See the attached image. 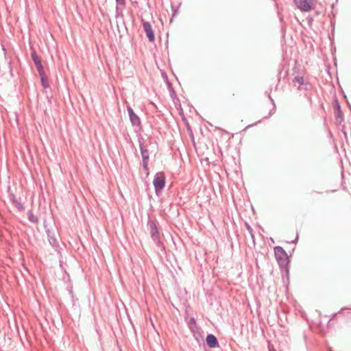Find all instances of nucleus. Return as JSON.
Returning <instances> with one entry per match:
<instances>
[{
  "instance_id": "f8f14e48",
  "label": "nucleus",
  "mask_w": 351,
  "mask_h": 351,
  "mask_svg": "<svg viewBox=\"0 0 351 351\" xmlns=\"http://www.w3.org/2000/svg\"><path fill=\"white\" fill-rule=\"evenodd\" d=\"M10 201L15 205V206L19 210L22 211L24 210L23 204L17 200L14 194L11 193L10 195Z\"/></svg>"
},
{
  "instance_id": "f03ea898",
  "label": "nucleus",
  "mask_w": 351,
  "mask_h": 351,
  "mask_svg": "<svg viewBox=\"0 0 351 351\" xmlns=\"http://www.w3.org/2000/svg\"><path fill=\"white\" fill-rule=\"evenodd\" d=\"M147 228L152 240L155 242L158 247H162V243L160 241V234L158 232L156 221L154 220H149L147 221Z\"/></svg>"
},
{
  "instance_id": "6ab92c4d",
  "label": "nucleus",
  "mask_w": 351,
  "mask_h": 351,
  "mask_svg": "<svg viewBox=\"0 0 351 351\" xmlns=\"http://www.w3.org/2000/svg\"><path fill=\"white\" fill-rule=\"evenodd\" d=\"M247 228L248 231L250 232V233L251 234L252 237L254 238V234L252 233L253 232L252 228L249 225H247Z\"/></svg>"
},
{
  "instance_id": "7ed1b4c3",
  "label": "nucleus",
  "mask_w": 351,
  "mask_h": 351,
  "mask_svg": "<svg viewBox=\"0 0 351 351\" xmlns=\"http://www.w3.org/2000/svg\"><path fill=\"white\" fill-rule=\"evenodd\" d=\"M166 178L165 173L162 171L156 173L153 180V184L156 191V193L161 191L165 186Z\"/></svg>"
},
{
  "instance_id": "20e7f679",
  "label": "nucleus",
  "mask_w": 351,
  "mask_h": 351,
  "mask_svg": "<svg viewBox=\"0 0 351 351\" xmlns=\"http://www.w3.org/2000/svg\"><path fill=\"white\" fill-rule=\"evenodd\" d=\"M139 147L141 154L142 156V165L143 169L147 172V175L149 174V168H148V163H149V154L148 149H147L146 146L143 145V140L139 139Z\"/></svg>"
},
{
  "instance_id": "f3484780",
  "label": "nucleus",
  "mask_w": 351,
  "mask_h": 351,
  "mask_svg": "<svg viewBox=\"0 0 351 351\" xmlns=\"http://www.w3.org/2000/svg\"><path fill=\"white\" fill-rule=\"evenodd\" d=\"M117 5L124 7L125 5V0H115Z\"/></svg>"
},
{
  "instance_id": "a211bd4d",
  "label": "nucleus",
  "mask_w": 351,
  "mask_h": 351,
  "mask_svg": "<svg viewBox=\"0 0 351 351\" xmlns=\"http://www.w3.org/2000/svg\"><path fill=\"white\" fill-rule=\"evenodd\" d=\"M195 339L199 341V338L203 339L202 336L201 335V333L199 332V330L198 332H195V336H194Z\"/></svg>"
},
{
  "instance_id": "0eeeda50",
  "label": "nucleus",
  "mask_w": 351,
  "mask_h": 351,
  "mask_svg": "<svg viewBox=\"0 0 351 351\" xmlns=\"http://www.w3.org/2000/svg\"><path fill=\"white\" fill-rule=\"evenodd\" d=\"M127 110L128 112L130 120L132 126L136 127L140 130L141 128V122L138 116L134 112L130 106H127Z\"/></svg>"
},
{
  "instance_id": "4be33fe9",
  "label": "nucleus",
  "mask_w": 351,
  "mask_h": 351,
  "mask_svg": "<svg viewBox=\"0 0 351 351\" xmlns=\"http://www.w3.org/2000/svg\"><path fill=\"white\" fill-rule=\"evenodd\" d=\"M337 315V313H334V314L332 315V317H335Z\"/></svg>"
},
{
  "instance_id": "f257e3e1",
  "label": "nucleus",
  "mask_w": 351,
  "mask_h": 351,
  "mask_svg": "<svg viewBox=\"0 0 351 351\" xmlns=\"http://www.w3.org/2000/svg\"><path fill=\"white\" fill-rule=\"evenodd\" d=\"M274 250L275 258L280 267L288 271L289 259L285 250L280 246H276Z\"/></svg>"
},
{
  "instance_id": "423d86ee",
  "label": "nucleus",
  "mask_w": 351,
  "mask_h": 351,
  "mask_svg": "<svg viewBox=\"0 0 351 351\" xmlns=\"http://www.w3.org/2000/svg\"><path fill=\"white\" fill-rule=\"evenodd\" d=\"M314 0H293L294 3L302 12H309L313 10Z\"/></svg>"
},
{
  "instance_id": "aec40b11",
  "label": "nucleus",
  "mask_w": 351,
  "mask_h": 351,
  "mask_svg": "<svg viewBox=\"0 0 351 351\" xmlns=\"http://www.w3.org/2000/svg\"><path fill=\"white\" fill-rule=\"evenodd\" d=\"M116 12H117L116 16H117L118 14H119V13H118V7L117 6L116 8Z\"/></svg>"
},
{
  "instance_id": "2eb2a0df",
  "label": "nucleus",
  "mask_w": 351,
  "mask_h": 351,
  "mask_svg": "<svg viewBox=\"0 0 351 351\" xmlns=\"http://www.w3.org/2000/svg\"><path fill=\"white\" fill-rule=\"evenodd\" d=\"M27 217L29 221L34 223H38V218L34 215L32 210H29L27 212Z\"/></svg>"
},
{
  "instance_id": "9b49d317",
  "label": "nucleus",
  "mask_w": 351,
  "mask_h": 351,
  "mask_svg": "<svg viewBox=\"0 0 351 351\" xmlns=\"http://www.w3.org/2000/svg\"><path fill=\"white\" fill-rule=\"evenodd\" d=\"M188 326L191 331L193 333V336H195V332H198V330H199V328L197 326L195 318L191 317L189 319Z\"/></svg>"
},
{
  "instance_id": "39448f33",
  "label": "nucleus",
  "mask_w": 351,
  "mask_h": 351,
  "mask_svg": "<svg viewBox=\"0 0 351 351\" xmlns=\"http://www.w3.org/2000/svg\"><path fill=\"white\" fill-rule=\"evenodd\" d=\"M45 228L46 230V233L47 234L49 244L55 249L56 251L58 252L60 249V245L58 240L56 237V232L54 230L47 228V226H45Z\"/></svg>"
},
{
  "instance_id": "dca6fc26",
  "label": "nucleus",
  "mask_w": 351,
  "mask_h": 351,
  "mask_svg": "<svg viewBox=\"0 0 351 351\" xmlns=\"http://www.w3.org/2000/svg\"><path fill=\"white\" fill-rule=\"evenodd\" d=\"M293 82L298 83L299 86L298 87V90H300V89H302L301 86L303 85L304 83V77L302 76H295L293 80Z\"/></svg>"
},
{
  "instance_id": "4468645a",
  "label": "nucleus",
  "mask_w": 351,
  "mask_h": 351,
  "mask_svg": "<svg viewBox=\"0 0 351 351\" xmlns=\"http://www.w3.org/2000/svg\"><path fill=\"white\" fill-rule=\"evenodd\" d=\"M39 75L40 77V82H41L42 86L44 88H49V82H48V79H47V77L45 75V71L43 73H41V74H39Z\"/></svg>"
},
{
  "instance_id": "ddd939ff",
  "label": "nucleus",
  "mask_w": 351,
  "mask_h": 351,
  "mask_svg": "<svg viewBox=\"0 0 351 351\" xmlns=\"http://www.w3.org/2000/svg\"><path fill=\"white\" fill-rule=\"evenodd\" d=\"M335 117L336 119H337V120L341 119V121L343 119L342 112H341V106H340V104H339L338 100L335 101Z\"/></svg>"
},
{
  "instance_id": "412c9836",
  "label": "nucleus",
  "mask_w": 351,
  "mask_h": 351,
  "mask_svg": "<svg viewBox=\"0 0 351 351\" xmlns=\"http://www.w3.org/2000/svg\"><path fill=\"white\" fill-rule=\"evenodd\" d=\"M298 236H297L296 239H295V240H294V241H293L292 242H293V243H295V242L297 241V240H298Z\"/></svg>"
},
{
  "instance_id": "6e6552de",
  "label": "nucleus",
  "mask_w": 351,
  "mask_h": 351,
  "mask_svg": "<svg viewBox=\"0 0 351 351\" xmlns=\"http://www.w3.org/2000/svg\"><path fill=\"white\" fill-rule=\"evenodd\" d=\"M142 25L149 41L154 42L155 40V35L150 23L143 20Z\"/></svg>"
},
{
  "instance_id": "5701e85b",
  "label": "nucleus",
  "mask_w": 351,
  "mask_h": 351,
  "mask_svg": "<svg viewBox=\"0 0 351 351\" xmlns=\"http://www.w3.org/2000/svg\"><path fill=\"white\" fill-rule=\"evenodd\" d=\"M345 309V308H341V309L340 310L339 313L342 311H343Z\"/></svg>"
},
{
  "instance_id": "1a4fd4ad",
  "label": "nucleus",
  "mask_w": 351,
  "mask_h": 351,
  "mask_svg": "<svg viewBox=\"0 0 351 351\" xmlns=\"http://www.w3.org/2000/svg\"><path fill=\"white\" fill-rule=\"evenodd\" d=\"M31 56H32V58L35 64V66L36 67V69H37L38 73L41 74V73L44 72V68L42 65V63H41V61H40L39 57L38 56V55L36 54V53L35 51H33L31 53Z\"/></svg>"
},
{
  "instance_id": "9d476101",
  "label": "nucleus",
  "mask_w": 351,
  "mask_h": 351,
  "mask_svg": "<svg viewBox=\"0 0 351 351\" xmlns=\"http://www.w3.org/2000/svg\"><path fill=\"white\" fill-rule=\"evenodd\" d=\"M206 341L207 345L211 348L219 347L218 340L217 337L213 334H208L206 336Z\"/></svg>"
}]
</instances>
